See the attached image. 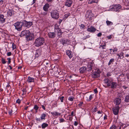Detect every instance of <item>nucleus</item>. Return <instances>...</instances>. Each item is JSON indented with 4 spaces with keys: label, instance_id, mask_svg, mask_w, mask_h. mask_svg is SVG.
Returning a JSON list of instances; mask_svg holds the SVG:
<instances>
[{
    "label": "nucleus",
    "instance_id": "f257e3e1",
    "mask_svg": "<svg viewBox=\"0 0 129 129\" xmlns=\"http://www.w3.org/2000/svg\"><path fill=\"white\" fill-rule=\"evenodd\" d=\"M45 42L44 39L43 38H39L36 40L35 44L37 47H39L43 45Z\"/></svg>",
    "mask_w": 129,
    "mask_h": 129
},
{
    "label": "nucleus",
    "instance_id": "f03ea898",
    "mask_svg": "<svg viewBox=\"0 0 129 129\" xmlns=\"http://www.w3.org/2000/svg\"><path fill=\"white\" fill-rule=\"evenodd\" d=\"M14 25L15 27V29L18 31H20L21 30L22 26L23 25V22H16L14 24Z\"/></svg>",
    "mask_w": 129,
    "mask_h": 129
},
{
    "label": "nucleus",
    "instance_id": "7ed1b4c3",
    "mask_svg": "<svg viewBox=\"0 0 129 129\" xmlns=\"http://www.w3.org/2000/svg\"><path fill=\"white\" fill-rule=\"evenodd\" d=\"M51 17L55 19H57L59 17L58 11L57 10L53 11L51 12Z\"/></svg>",
    "mask_w": 129,
    "mask_h": 129
},
{
    "label": "nucleus",
    "instance_id": "20e7f679",
    "mask_svg": "<svg viewBox=\"0 0 129 129\" xmlns=\"http://www.w3.org/2000/svg\"><path fill=\"white\" fill-rule=\"evenodd\" d=\"M100 73L101 72L100 70L98 69L97 70L91 74V77L94 78L99 77L100 76Z\"/></svg>",
    "mask_w": 129,
    "mask_h": 129
},
{
    "label": "nucleus",
    "instance_id": "39448f33",
    "mask_svg": "<svg viewBox=\"0 0 129 129\" xmlns=\"http://www.w3.org/2000/svg\"><path fill=\"white\" fill-rule=\"evenodd\" d=\"M110 8L114 11L119 12L120 10L121 6L119 4L113 5Z\"/></svg>",
    "mask_w": 129,
    "mask_h": 129
},
{
    "label": "nucleus",
    "instance_id": "423d86ee",
    "mask_svg": "<svg viewBox=\"0 0 129 129\" xmlns=\"http://www.w3.org/2000/svg\"><path fill=\"white\" fill-rule=\"evenodd\" d=\"M27 41H29L32 40L34 37V35L33 34L31 33L29 31V33L28 34V35L25 37Z\"/></svg>",
    "mask_w": 129,
    "mask_h": 129
},
{
    "label": "nucleus",
    "instance_id": "0eeeda50",
    "mask_svg": "<svg viewBox=\"0 0 129 129\" xmlns=\"http://www.w3.org/2000/svg\"><path fill=\"white\" fill-rule=\"evenodd\" d=\"M119 107L118 106H116L112 108V110L113 113L115 115H117L119 113Z\"/></svg>",
    "mask_w": 129,
    "mask_h": 129
},
{
    "label": "nucleus",
    "instance_id": "6e6552de",
    "mask_svg": "<svg viewBox=\"0 0 129 129\" xmlns=\"http://www.w3.org/2000/svg\"><path fill=\"white\" fill-rule=\"evenodd\" d=\"M23 25L24 26L29 27L32 25V23L31 22H27L25 20L22 21Z\"/></svg>",
    "mask_w": 129,
    "mask_h": 129
},
{
    "label": "nucleus",
    "instance_id": "1a4fd4ad",
    "mask_svg": "<svg viewBox=\"0 0 129 129\" xmlns=\"http://www.w3.org/2000/svg\"><path fill=\"white\" fill-rule=\"evenodd\" d=\"M73 2V0H66L64 5L66 6L70 7L72 5Z\"/></svg>",
    "mask_w": 129,
    "mask_h": 129
},
{
    "label": "nucleus",
    "instance_id": "9d476101",
    "mask_svg": "<svg viewBox=\"0 0 129 129\" xmlns=\"http://www.w3.org/2000/svg\"><path fill=\"white\" fill-rule=\"evenodd\" d=\"M93 66V64L92 63H89L87 65V67H86L87 71H90L91 70Z\"/></svg>",
    "mask_w": 129,
    "mask_h": 129
},
{
    "label": "nucleus",
    "instance_id": "9b49d317",
    "mask_svg": "<svg viewBox=\"0 0 129 129\" xmlns=\"http://www.w3.org/2000/svg\"><path fill=\"white\" fill-rule=\"evenodd\" d=\"M104 83L108 86H111V81L108 78H105L104 80Z\"/></svg>",
    "mask_w": 129,
    "mask_h": 129
},
{
    "label": "nucleus",
    "instance_id": "f8f14e48",
    "mask_svg": "<svg viewBox=\"0 0 129 129\" xmlns=\"http://www.w3.org/2000/svg\"><path fill=\"white\" fill-rule=\"evenodd\" d=\"M56 30H55V33L57 35V36L59 37V38L60 37H61V35L62 33L61 30L59 28L56 29Z\"/></svg>",
    "mask_w": 129,
    "mask_h": 129
},
{
    "label": "nucleus",
    "instance_id": "ddd939ff",
    "mask_svg": "<svg viewBox=\"0 0 129 129\" xmlns=\"http://www.w3.org/2000/svg\"><path fill=\"white\" fill-rule=\"evenodd\" d=\"M41 50L40 49L37 50L35 54V57H38L40 56L41 54Z\"/></svg>",
    "mask_w": 129,
    "mask_h": 129
},
{
    "label": "nucleus",
    "instance_id": "4468645a",
    "mask_svg": "<svg viewBox=\"0 0 129 129\" xmlns=\"http://www.w3.org/2000/svg\"><path fill=\"white\" fill-rule=\"evenodd\" d=\"M29 30H24L22 31L21 32L20 36L21 37H22L24 36H27V35H28V34L29 33Z\"/></svg>",
    "mask_w": 129,
    "mask_h": 129
},
{
    "label": "nucleus",
    "instance_id": "2eb2a0df",
    "mask_svg": "<svg viewBox=\"0 0 129 129\" xmlns=\"http://www.w3.org/2000/svg\"><path fill=\"white\" fill-rule=\"evenodd\" d=\"M48 35L49 38H53L55 37L56 34L55 33L50 32L48 33Z\"/></svg>",
    "mask_w": 129,
    "mask_h": 129
},
{
    "label": "nucleus",
    "instance_id": "dca6fc26",
    "mask_svg": "<svg viewBox=\"0 0 129 129\" xmlns=\"http://www.w3.org/2000/svg\"><path fill=\"white\" fill-rule=\"evenodd\" d=\"M121 102V99L119 98H116L114 101V103L116 105H119Z\"/></svg>",
    "mask_w": 129,
    "mask_h": 129
},
{
    "label": "nucleus",
    "instance_id": "f3484780",
    "mask_svg": "<svg viewBox=\"0 0 129 129\" xmlns=\"http://www.w3.org/2000/svg\"><path fill=\"white\" fill-rule=\"evenodd\" d=\"M66 53L67 55L70 58L72 57L73 56L72 52L70 50H67L66 51Z\"/></svg>",
    "mask_w": 129,
    "mask_h": 129
},
{
    "label": "nucleus",
    "instance_id": "a211bd4d",
    "mask_svg": "<svg viewBox=\"0 0 129 129\" xmlns=\"http://www.w3.org/2000/svg\"><path fill=\"white\" fill-rule=\"evenodd\" d=\"M88 31L90 32H94L96 30V29L93 26H91L88 28Z\"/></svg>",
    "mask_w": 129,
    "mask_h": 129
},
{
    "label": "nucleus",
    "instance_id": "6ab92c4d",
    "mask_svg": "<svg viewBox=\"0 0 129 129\" xmlns=\"http://www.w3.org/2000/svg\"><path fill=\"white\" fill-rule=\"evenodd\" d=\"M79 71L80 73H84L86 71H87L86 67H81L79 69Z\"/></svg>",
    "mask_w": 129,
    "mask_h": 129
},
{
    "label": "nucleus",
    "instance_id": "aec40b11",
    "mask_svg": "<svg viewBox=\"0 0 129 129\" xmlns=\"http://www.w3.org/2000/svg\"><path fill=\"white\" fill-rule=\"evenodd\" d=\"M14 14V12L12 10L9 9L7 11V14L8 16H11Z\"/></svg>",
    "mask_w": 129,
    "mask_h": 129
},
{
    "label": "nucleus",
    "instance_id": "412c9836",
    "mask_svg": "<svg viewBox=\"0 0 129 129\" xmlns=\"http://www.w3.org/2000/svg\"><path fill=\"white\" fill-rule=\"evenodd\" d=\"M27 81V82L29 83L34 82V79L33 78L29 76L28 77Z\"/></svg>",
    "mask_w": 129,
    "mask_h": 129
},
{
    "label": "nucleus",
    "instance_id": "4be33fe9",
    "mask_svg": "<svg viewBox=\"0 0 129 129\" xmlns=\"http://www.w3.org/2000/svg\"><path fill=\"white\" fill-rule=\"evenodd\" d=\"M5 19L4 18V15L0 14V21H1L2 23H4L5 22Z\"/></svg>",
    "mask_w": 129,
    "mask_h": 129
},
{
    "label": "nucleus",
    "instance_id": "5701e85b",
    "mask_svg": "<svg viewBox=\"0 0 129 129\" xmlns=\"http://www.w3.org/2000/svg\"><path fill=\"white\" fill-rule=\"evenodd\" d=\"M117 85L116 82H112L111 83V88H114L116 87Z\"/></svg>",
    "mask_w": 129,
    "mask_h": 129
},
{
    "label": "nucleus",
    "instance_id": "b1692460",
    "mask_svg": "<svg viewBox=\"0 0 129 129\" xmlns=\"http://www.w3.org/2000/svg\"><path fill=\"white\" fill-rule=\"evenodd\" d=\"M49 4H46L44 6L43 9L44 11H47L48 8L49 7Z\"/></svg>",
    "mask_w": 129,
    "mask_h": 129
},
{
    "label": "nucleus",
    "instance_id": "393cba45",
    "mask_svg": "<svg viewBox=\"0 0 129 129\" xmlns=\"http://www.w3.org/2000/svg\"><path fill=\"white\" fill-rule=\"evenodd\" d=\"M51 113L52 115L54 116H60V113L57 112H51Z\"/></svg>",
    "mask_w": 129,
    "mask_h": 129
},
{
    "label": "nucleus",
    "instance_id": "a878e982",
    "mask_svg": "<svg viewBox=\"0 0 129 129\" xmlns=\"http://www.w3.org/2000/svg\"><path fill=\"white\" fill-rule=\"evenodd\" d=\"M85 17L87 20H92V17L91 15H88L87 13H86L85 15Z\"/></svg>",
    "mask_w": 129,
    "mask_h": 129
},
{
    "label": "nucleus",
    "instance_id": "bb28decb",
    "mask_svg": "<svg viewBox=\"0 0 129 129\" xmlns=\"http://www.w3.org/2000/svg\"><path fill=\"white\" fill-rule=\"evenodd\" d=\"M48 126V124L47 123H43L41 125L42 127L43 128H45L46 127H47Z\"/></svg>",
    "mask_w": 129,
    "mask_h": 129
},
{
    "label": "nucleus",
    "instance_id": "cd10ccee",
    "mask_svg": "<svg viewBox=\"0 0 129 129\" xmlns=\"http://www.w3.org/2000/svg\"><path fill=\"white\" fill-rule=\"evenodd\" d=\"M46 115L44 113H43L41 114V120L45 119V117L46 116Z\"/></svg>",
    "mask_w": 129,
    "mask_h": 129
},
{
    "label": "nucleus",
    "instance_id": "c85d7f7f",
    "mask_svg": "<svg viewBox=\"0 0 129 129\" xmlns=\"http://www.w3.org/2000/svg\"><path fill=\"white\" fill-rule=\"evenodd\" d=\"M125 101L126 102H129V94L127 95L125 98Z\"/></svg>",
    "mask_w": 129,
    "mask_h": 129
},
{
    "label": "nucleus",
    "instance_id": "c756f323",
    "mask_svg": "<svg viewBox=\"0 0 129 129\" xmlns=\"http://www.w3.org/2000/svg\"><path fill=\"white\" fill-rule=\"evenodd\" d=\"M106 23L108 25H111L113 24V23L112 22L108 20L106 21Z\"/></svg>",
    "mask_w": 129,
    "mask_h": 129
},
{
    "label": "nucleus",
    "instance_id": "7c9ffc66",
    "mask_svg": "<svg viewBox=\"0 0 129 129\" xmlns=\"http://www.w3.org/2000/svg\"><path fill=\"white\" fill-rule=\"evenodd\" d=\"M57 102L55 101L53 104H52V107H57Z\"/></svg>",
    "mask_w": 129,
    "mask_h": 129
},
{
    "label": "nucleus",
    "instance_id": "2f4dec72",
    "mask_svg": "<svg viewBox=\"0 0 129 129\" xmlns=\"http://www.w3.org/2000/svg\"><path fill=\"white\" fill-rule=\"evenodd\" d=\"M114 59L113 58L111 59L109 61V62L108 63V65L109 66L112 63L114 62Z\"/></svg>",
    "mask_w": 129,
    "mask_h": 129
},
{
    "label": "nucleus",
    "instance_id": "473e14b6",
    "mask_svg": "<svg viewBox=\"0 0 129 129\" xmlns=\"http://www.w3.org/2000/svg\"><path fill=\"white\" fill-rule=\"evenodd\" d=\"M93 95L91 94L89 96V99L87 100V101H90L92 98V96Z\"/></svg>",
    "mask_w": 129,
    "mask_h": 129
},
{
    "label": "nucleus",
    "instance_id": "72a5a7b5",
    "mask_svg": "<svg viewBox=\"0 0 129 129\" xmlns=\"http://www.w3.org/2000/svg\"><path fill=\"white\" fill-rule=\"evenodd\" d=\"M74 99V97L71 96L69 97L68 99L70 101H73Z\"/></svg>",
    "mask_w": 129,
    "mask_h": 129
},
{
    "label": "nucleus",
    "instance_id": "f704fd0d",
    "mask_svg": "<svg viewBox=\"0 0 129 129\" xmlns=\"http://www.w3.org/2000/svg\"><path fill=\"white\" fill-rule=\"evenodd\" d=\"M38 108L39 107L38 106H37V105H35L34 106V109L35 110H37L36 111V112H37V110H38Z\"/></svg>",
    "mask_w": 129,
    "mask_h": 129
},
{
    "label": "nucleus",
    "instance_id": "c9c22d12",
    "mask_svg": "<svg viewBox=\"0 0 129 129\" xmlns=\"http://www.w3.org/2000/svg\"><path fill=\"white\" fill-rule=\"evenodd\" d=\"M116 127V126L115 125H113L110 127L109 129H115Z\"/></svg>",
    "mask_w": 129,
    "mask_h": 129
},
{
    "label": "nucleus",
    "instance_id": "e433bc0d",
    "mask_svg": "<svg viewBox=\"0 0 129 129\" xmlns=\"http://www.w3.org/2000/svg\"><path fill=\"white\" fill-rule=\"evenodd\" d=\"M12 50H13L14 49H16V46L14 43H13L12 44Z\"/></svg>",
    "mask_w": 129,
    "mask_h": 129
},
{
    "label": "nucleus",
    "instance_id": "4c0bfd02",
    "mask_svg": "<svg viewBox=\"0 0 129 129\" xmlns=\"http://www.w3.org/2000/svg\"><path fill=\"white\" fill-rule=\"evenodd\" d=\"M88 3L89 4H92L94 3V1L93 0H89L88 1Z\"/></svg>",
    "mask_w": 129,
    "mask_h": 129
},
{
    "label": "nucleus",
    "instance_id": "58836bf2",
    "mask_svg": "<svg viewBox=\"0 0 129 129\" xmlns=\"http://www.w3.org/2000/svg\"><path fill=\"white\" fill-rule=\"evenodd\" d=\"M106 47V45H101L100 46V48L102 47L103 49H105Z\"/></svg>",
    "mask_w": 129,
    "mask_h": 129
},
{
    "label": "nucleus",
    "instance_id": "ea45409f",
    "mask_svg": "<svg viewBox=\"0 0 129 129\" xmlns=\"http://www.w3.org/2000/svg\"><path fill=\"white\" fill-rule=\"evenodd\" d=\"M60 122L61 123L64 122L65 120L63 118H61L59 119Z\"/></svg>",
    "mask_w": 129,
    "mask_h": 129
},
{
    "label": "nucleus",
    "instance_id": "a19ab883",
    "mask_svg": "<svg viewBox=\"0 0 129 129\" xmlns=\"http://www.w3.org/2000/svg\"><path fill=\"white\" fill-rule=\"evenodd\" d=\"M64 98V97L63 96H62L61 97H60V99L61 100V102H63V100Z\"/></svg>",
    "mask_w": 129,
    "mask_h": 129
},
{
    "label": "nucleus",
    "instance_id": "79ce46f5",
    "mask_svg": "<svg viewBox=\"0 0 129 129\" xmlns=\"http://www.w3.org/2000/svg\"><path fill=\"white\" fill-rule=\"evenodd\" d=\"M90 37V36L88 35L87 36H86L84 37L83 38V39L84 40L86 39L87 38H89Z\"/></svg>",
    "mask_w": 129,
    "mask_h": 129
},
{
    "label": "nucleus",
    "instance_id": "37998d69",
    "mask_svg": "<svg viewBox=\"0 0 129 129\" xmlns=\"http://www.w3.org/2000/svg\"><path fill=\"white\" fill-rule=\"evenodd\" d=\"M2 63L3 64H5L6 63V61L5 59L3 58L2 59Z\"/></svg>",
    "mask_w": 129,
    "mask_h": 129
},
{
    "label": "nucleus",
    "instance_id": "c03bdc74",
    "mask_svg": "<svg viewBox=\"0 0 129 129\" xmlns=\"http://www.w3.org/2000/svg\"><path fill=\"white\" fill-rule=\"evenodd\" d=\"M80 28L81 29L84 28V27H85L84 25L83 24H81L80 25Z\"/></svg>",
    "mask_w": 129,
    "mask_h": 129
},
{
    "label": "nucleus",
    "instance_id": "a18cd8bd",
    "mask_svg": "<svg viewBox=\"0 0 129 129\" xmlns=\"http://www.w3.org/2000/svg\"><path fill=\"white\" fill-rule=\"evenodd\" d=\"M83 102H81L80 103L78 104V106L79 107H81L83 104Z\"/></svg>",
    "mask_w": 129,
    "mask_h": 129
},
{
    "label": "nucleus",
    "instance_id": "49530a36",
    "mask_svg": "<svg viewBox=\"0 0 129 129\" xmlns=\"http://www.w3.org/2000/svg\"><path fill=\"white\" fill-rule=\"evenodd\" d=\"M86 13H87L88 15H91V13L90 11H87L86 12Z\"/></svg>",
    "mask_w": 129,
    "mask_h": 129
},
{
    "label": "nucleus",
    "instance_id": "de8ad7c7",
    "mask_svg": "<svg viewBox=\"0 0 129 129\" xmlns=\"http://www.w3.org/2000/svg\"><path fill=\"white\" fill-rule=\"evenodd\" d=\"M7 60H8V64H10L11 62V58H7Z\"/></svg>",
    "mask_w": 129,
    "mask_h": 129
},
{
    "label": "nucleus",
    "instance_id": "09e8293b",
    "mask_svg": "<svg viewBox=\"0 0 129 129\" xmlns=\"http://www.w3.org/2000/svg\"><path fill=\"white\" fill-rule=\"evenodd\" d=\"M22 91L23 92V94H25L26 93V89H23L22 90Z\"/></svg>",
    "mask_w": 129,
    "mask_h": 129
},
{
    "label": "nucleus",
    "instance_id": "8fccbe9b",
    "mask_svg": "<svg viewBox=\"0 0 129 129\" xmlns=\"http://www.w3.org/2000/svg\"><path fill=\"white\" fill-rule=\"evenodd\" d=\"M11 52H8L7 54V55L8 56H10L11 55Z\"/></svg>",
    "mask_w": 129,
    "mask_h": 129
},
{
    "label": "nucleus",
    "instance_id": "3c124183",
    "mask_svg": "<svg viewBox=\"0 0 129 129\" xmlns=\"http://www.w3.org/2000/svg\"><path fill=\"white\" fill-rule=\"evenodd\" d=\"M20 100L19 99H17L16 101V103L18 104H19L20 103Z\"/></svg>",
    "mask_w": 129,
    "mask_h": 129
},
{
    "label": "nucleus",
    "instance_id": "603ef678",
    "mask_svg": "<svg viewBox=\"0 0 129 129\" xmlns=\"http://www.w3.org/2000/svg\"><path fill=\"white\" fill-rule=\"evenodd\" d=\"M9 113L10 115H11L12 113V110H9Z\"/></svg>",
    "mask_w": 129,
    "mask_h": 129
},
{
    "label": "nucleus",
    "instance_id": "864d4df0",
    "mask_svg": "<svg viewBox=\"0 0 129 129\" xmlns=\"http://www.w3.org/2000/svg\"><path fill=\"white\" fill-rule=\"evenodd\" d=\"M41 106L42 107V108L44 110H46V108L45 107V106L44 105H42Z\"/></svg>",
    "mask_w": 129,
    "mask_h": 129
},
{
    "label": "nucleus",
    "instance_id": "5fc2aeb1",
    "mask_svg": "<svg viewBox=\"0 0 129 129\" xmlns=\"http://www.w3.org/2000/svg\"><path fill=\"white\" fill-rule=\"evenodd\" d=\"M78 124V122L76 121H75L74 122V125H75V126H76Z\"/></svg>",
    "mask_w": 129,
    "mask_h": 129
},
{
    "label": "nucleus",
    "instance_id": "6e6d98bb",
    "mask_svg": "<svg viewBox=\"0 0 129 129\" xmlns=\"http://www.w3.org/2000/svg\"><path fill=\"white\" fill-rule=\"evenodd\" d=\"M3 1L2 0L0 1V6L2 5L3 4Z\"/></svg>",
    "mask_w": 129,
    "mask_h": 129
},
{
    "label": "nucleus",
    "instance_id": "4d7b16f0",
    "mask_svg": "<svg viewBox=\"0 0 129 129\" xmlns=\"http://www.w3.org/2000/svg\"><path fill=\"white\" fill-rule=\"evenodd\" d=\"M111 75V73H107V76L108 77H109V76H110Z\"/></svg>",
    "mask_w": 129,
    "mask_h": 129
},
{
    "label": "nucleus",
    "instance_id": "13d9d810",
    "mask_svg": "<svg viewBox=\"0 0 129 129\" xmlns=\"http://www.w3.org/2000/svg\"><path fill=\"white\" fill-rule=\"evenodd\" d=\"M36 120L37 121H40V118H36Z\"/></svg>",
    "mask_w": 129,
    "mask_h": 129
},
{
    "label": "nucleus",
    "instance_id": "bf43d9fd",
    "mask_svg": "<svg viewBox=\"0 0 129 129\" xmlns=\"http://www.w3.org/2000/svg\"><path fill=\"white\" fill-rule=\"evenodd\" d=\"M102 35V34L101 33H99L97 35L99 37H100Z\"/></svg>",
    "mask_w": 129,
    "mask_h": 129
},
{
    "label": "nucleus",
    "instance_id": "052dcab7",
    "mask_svg": "<svg viewBox=\"0 0 129 129\" xmlns=\"http://www.w3.org/2000/svg\"><path fill=\"white\" fill-rule=\"evenodd\" d=\"M94 91L95 93H97L98 92V91H97L96 88L94 90Z\"/></svg>",
    "mask_w": 129,
    "mask_h": 129
},
{
    "label": "nucleus",
    "instance_id": "680f3d73",
    "mask_svg": "<svg viewBox=\"0 0 129 129\" xmlns=\"http://www.w3.org/2000/svg\"><path fill=\"white\" fill-rule=\"evenodd\" d=\"M117 50V48H114L113 50V52L114 51H116Z\"/></svg>",
    "mask_w": 129,
    "mask_h": 129
},
{
    "label": "nucleus",
    "instance_id": "e2e57ef3",
    "mask_svg": "<svg viewBox=\"0 0 129 129\" xmlns=\"http://www.w3.org/2000/svg\"><path fill=\"white\" fill-rule=\"evenodd\" d=\"M67 41H66V40H64L63 41L62 44L63 45L64 44L66 43V42Z\"/></svg>",
    "mask_w": 129,
    "mask_h": 129
},
{
    "label": "nucleus",
    "instance_id": "0e129e2a",
    "mask_svg": "<svg viewBox=\"0 0 129 129\" xmlns=\"http://www.w3.org/2000/svg\"><path fill=\"white\" fill-rule=\"evenodd\" d=\"M94 110L95 112L97 110V108L96 107H95L94 108Z\"/></svg>",
    "mask_w": 129,
    "mask_h": 129
},
{
    "label": "nucleus",
    "instance_id": "69168bd1",
    "mask_svg": "<svg viewBox=\"0 0 129 129\" xmlns=\"http://www.w3.org/2000/svg\"><path fill=\"white\" fill-rule=\"evenodd\" d=\"M123 53L122 52L120 54V56L123 57Z\"/></svg>",
    "mask_w": 129,
    "mask_h": 129
},
{
    "label": "nucleus",
    "instance_id": "338daca9",
    "mask_svg": "<svg viewBox=\"0 0 129 129\" xmlns=\"http://www.w3.org/2000/svg\"><path fill=\"white\" fill-rule=\"evenodd\" d=\"M72 117H69V120L70 121H72Z\"/></svg>",
    "mask_w": 129,
    "mask_h": 129
},
{
    "label": "nucleus",
    "instance_id": "774afa93",
    "mask_svg": "<svg viewBox=\"0 0 129 129\" xmlns=\"http://www.w3.org/2000/svg\"><path fill=\"white\" fill-rule=\"evenodd\" d=\"M102 113V112L101 111H98V114H101Z\"/></svg>",
    "mask_w": 129,
    "mask_h": 129
}]
</instances>
